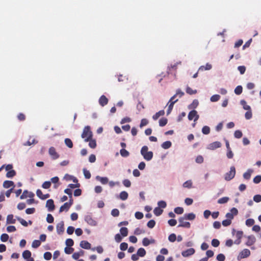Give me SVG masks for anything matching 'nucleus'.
Instances as JSON below:
<instances>
[{"mask_svg": "<svg viewBox=\"0 0 261 261\" xmlns=\"http://www.w3.org/2000/svg\"><path fill=\"white\" fill-rule=\"evenodd\" d=\"M93 134L89 126H86L84 127L81 137L84 139L85 142H88L90 139L92 138Z\"/></svg>", "mask_w": 261, "mask_h": 261, "instance_id": "1", "label": "nucleus"}, {"mask_svg": "<svg viewBox=\"0 0 261 261\" xmlns=\"http://www.w3.org/2000/svg\"><path fill=\"white\" fill-rule=\"evenodd\" d=\"M148 148L147 146H144L141 150V154L144 159L146 161H150L153 158V152L152 151H148Z\"/></svg>", "mask_w": 261, "mask_h": 261, "instance_id": "2", "label": "nucleus"}, {"mask_svg": "<svg viewBox=\"0 0 261 261\" xmlns=\"http://www.w3.org/2000/svg\"><path fill=\"white\" fill-rule=\"evenodd\" d=\"M236 174V168L234 166H231L230 168V171L225 174L224 178L227 181H229L232 179Z\"/></svg>", "mask_w": 261, "mask_h": 261, "instance_id": "3", "label": "nucleus"}, {"mask_svg": "<svg viewBox=\"0 0 261 261\" xmlns=\"http://www.w3.org/2000/svg\"><path fill=\"white\" fill-rule=\"evenodd\" d=\"M178 101V99L175 100V96H173L170 99L168 103H167L168 110L167 111V114L169 115L172 111L173 106L175 102Z\"/></svg>", "mask_w": 261, "mask_h": 261, "instance_id": "4", "label": "nucleus"}, {"mask_svg": "<svg viewBox=\"0 0 261 261\" xmlns=\"http://www.w3.org/2000/svg\"><path fill=\"white\" fill-rule=\"evenodd\" d=\"M238 213V210L235 207H233L230 210V213H227L226 214V217L227 218V219L230 220V221H231V220L233 219L234 216L237 215Z\"/></svg>", "mask_w": 261, "mask_h": 261, "instance_id": "5", "label": "nucleus"}, {"mask_svg": "<svg viewBox=\"0 0 261 261\" xmlns=\"http://www.w3.org/2000/svg\"><path fill=\"white\" fill-rule=\"evenodd\" d=\"M188 117L189 120L194 119L195 122L199 119V115L197 114V111L193 110L189 112Z\"/></svg>", "mask_w": 261, "mask_h": 261, "instance_id": "6", "label": "nucleus"}, {"mask_svg": "<svg viewBox=\"0 0 261 261\" xmlns=\"http://www.w3.org/2000/svg\"><path fill=\"white\" fill-rule=\"evenodd\" d=\"M185 220L186 219L184 218L183 217H180L178 219L179 224L178 225V227H182L189 228L191 226V224L190 222L185 221Z\"/></svg>", "mask_w": 261, "mask_h": 261, "instance_id": "7", "label": "nucleus"}, {"mask_svg": "<svg viewBox=\"0 0 261 261\" xmlns=\"http://www.w3.org/2000/svg\"><path fill=\"white\" fill-rule=\"evenodd\" d=\"M85 221L91 226H96L97 222L92 217L91 215H87L85 217Z\"/></svg>", "mask_w": 261, "mask_h": 261, "instance_id": "8", "label": "nucleus"}, {"mask_svg": "<svg viewBox=\"0 0 261 261\" xmlns=\"http://www.w3.org/2000/svg\"><path fill=\"white\" fill-rule=\"evenodd\" d=\"M48 152L53 160L57 159L59 157V155L56 152V149L54 147H50L49 148Z\"/></svg>", "mask_w": 261, "mask_h": 261, "instance_id": "9", "label": "nucleus"}, {"mask_svg": "<svg viewBox=\"0 0 261 261\" xmlns=\"http://www.w3.org/2000/svg\"><path fill=\"white\" fill-rule=\"evenodd\" d=\"M46 207L49 212L53 211L55 208L54 200L51 199L47 200L46 203Z\"/></svg>", "mask_w": 261, "mask_h": 261, "instance_id": "10", "label": "nucleus"}, {"mask_svg": "<svg viewBox=\"0 0 261 261\" xmlns=\"http://www.w3.org/2000/svg\"><path fill=\"white\" fill-rule=\"evenodd\" d=\"M250 255V251L248 249H243L239 254L238 258L241 259L248 257Z\"/></svg>", "mask_w": 261, "mask_h": 261, "instance_id": "11", "label": "nucleus"}, {"mask_svg": "<svg viewBox=\"0 0 261 261\" xmlns=\"http://www.w3.org/2000/svg\"><path fill=\"white\" fill-rule=\"evenodd\" d=\"M247 241L246 242V245L250 246L253 245L256 242V238L253 235L248 236L247 237Z\"/></svg>", "mask_w": 261, "mask_h": 261, "instance_id": "12", "label": "nucleus"}, {"mask_svg": "<svg viewBox=\"0 0 261 261\" xmlns=\"http://www.w3.org/2000/svg\"><path fill=\"white\" fill-rule=\"evenodd\" d=\"M221 146V143L220 142L216 141L210 144L207 148L210 150H214L220 148Z\"/></svg>", "mask_w": 261, "mask_h": 261, "instance_id": "13", "label": "nucleus"}, {"mask_svg": "<svg viewBox=\"0 0 261 261\" xmlns=\"http://www.w3.org/2000/svg\"><path fill=\"white\" fill-rule=\"evenodd\" d=\"M57 232L59 234H61L64 231V224L63 221H61L57 225Z\"/></svg>", "mask_w": 261, "mask_h": 261, "instance_id": "14", "label": "nucleus"}, {"mask_svg": "<svg viewBox=\"0 0 261 261\" xmlns=\"http://www.w3.org/2000/svg\"><path fill=\"white\" fill-rule=\"evenodd\" d=\"M34 195H35L33 192H28L27 190H24L22 193V194L20 196V198L21 199H23L27 197L33 198Z\"/></svg>", "mask_w": 261, "mask_h": 261, "instance_id": "15", "label": "nucleus"}, {"mask_svg": "<svg viewBox=\"0 0 261 261\" xmlns=\"http://www.w3.org/2000/svg\"><path fill=\"white\" fill-rule=\"evenodd\" d=\"M195 253V249L191 248L181 252V255L184 257H188L193 254Z\"/></svg>", "mask_w": 261, "mask_h": 261, "instance_id": "16", "label": "nucleus"}, {"mask_svg": "<svg viewBox=\"0 0 261 261\" xmlns=\"http://www.w3.org/2000/svg\"><path fill=\"white\" fill-rule=\"evenodd\" d=\"M108 99L106 96L103 95L99 99V103L101 106L103 107L108 104Z\"/></svg>", "mask_w": 261, "mask_h": 261, "instance_id": "17", "label": "nucleus"}, {"mask_svg": "<svg viewBox=\"0 0 261 261\" xmlns=\"http://www.w3.org/2000/svg\"><path fill=\"white\" fill-rule=\"evenodd\" d=\"M80 246L85 249H89L91 248V244L87 241H82L80 243Z\"/></svg>", "mask_w": 261, "mask_h": 261, "instance_id": "18", "label": "nucleus"}, {"mask_svg": "<svg viewBox=\"0 0 261 261\" xmlns=\"http://www.w3.org/2000/svg\"><path fill=\"white\" fill-rule=\"evenodd\" d=\"M70 206H71V203H68V202H66L60 207L59 212L61 213L64 211H67L69 209Z\"/></svg>", "mask_w": 261, "mask_h": 261, "instance_id": "19", "label": "nucleus"}, {"mask_svg": "<svg viewBox=\"0 0 261 261\" xmlns=\"http://www.w3.org/2000/svg\"><path fill=\"white\" fill-rule=\"evenodd\" d=\"M184 218L186 220H193L195 219L196 216L193 213L185 214L184 216Z\"/></svg>", "mask_w": 261, "mask_h": 261, "instance_id": "20", "label": "nucleus"}, {"mask_svg": "<svg viewBox=\"0 0 261 261\" xmlns=\"http://www.w3.org/2000/svg\"><path fill=\"white\" fill-rule=\"evenodd\" d=\"M96 179L99 180L102 184L106 185L108 183L109 180L107 177L96 176Z\"/></svg>", "mask_w": 261, "mask_h": 261, "instance_id": "21", "label": "nucleus"}, {"mask_svg": "<svg viewBox=\"0 0 261 261\" xmlns=\"http://www.w3.org/2000/svg\"><path fill=\"white\" fill-rule=\"evenodd\" d=\"M12 186L14 187V183L12 181L10 180H6L3 183V187L5 188H9Z\"/></svg>", "mask_w": 261, "mask_h": 261, "instance_id": "22", "label": "nucleus"}, {"mask_svg": "<svg viewBox=\"0 0 261 261\" xmlns=\"http://www.w3.org/2000/svg\"><path fill=\"white\" fill-rule=\"evenodd\" d=\"M15 223V219L13 218V215L12 214L8 215L7 217V223L14 224Z\"/></svg>", "mask_w": 261, "mask_h": 261, "instance_id": "23", "label": "nucleus"}, {"mask_svg": "<svg viewBox=\"0 0 261 261\" xmlns=\"http://www.w3.org/2000/svg\"><path fill=\"white\" fill-rule=\"evenodd\" d=\"M165 114V112L164 110H161L158 112L156 113L153 116L152 118L153 120H157L160 116H163Z\"/></svg>", "mask_w": 261, "mask_h": 261, "instance_id": "24", "label": "nucleus"}, {"mask_svg": "<svg viewBox=\"0 0 261 261\" xmlns=\"http://www.w3.org/2000/svg\"><path fill=\"white\" fill-rule=\"evenodd\" d=\"M252 172V170L248 169L246 172H245L243 174V177L246 179H249L251 177V175Z\"/></svg>", "mask_w": 261, "mask_h": 261, "instance_id": "25", "label": "nucleus"}, {"mask_svg": "<svg viewBox=\"0 0 261 261\" xmlns=\"http://www.w3.org/2000/svg\"><path fill=\"white\" fill-rule=\"evenodd\" d=\"M212 68V65L209 64V63H207L206 64L205 66H201L199 67L198 70L199 71L208 70L211 69Z\"/></svg>", "mask_w": 261, "mask_h": 261, "instance_id": "26", "label": "nucleus"}, {"mask_svg": "<svg viewBox=\"0 0 261 261\" xmlns=\"http://www.w3.org/2000/svg\"><path fill=\"white\" fill-rule=\"evenodd\" d=\"M163 212V210L159 207H155L153 210V213L156 216H160L161 215H162Z\"/></svg>", "mask_w": 261, "mask_h": 261, "instance_id": "27", "label": "nucleus"}, {"mask_svg": "<svg viewBox=\"0 0 261 261\" xmlns=\"http://www.w3.org/2000/svg\"><path fill=\"white\" fill-rule=\"evenodd\" d=\"M171 145L172 143L170 141H167L163 143L161 145V146L163 148L167 149L169 148L171 146Z\"/></svg>", "mask_w": 261, "mask_h": 261, "instance_id": "28", "label": "nucleus"}, {"mask_svg": "<svg viewBox=\"0 0 261 261\" xmlns=\"http://www.w3.org/2000/svg\"><path fill=\"white\" fill-rule=\"evenodd\" d=\"M22 257L24 259H27L31 257V252L29 250H25L22 253Z\"/></svg>", "mask_w": 261, "mask_h": 261, "instance_id": "29", "label": "nucleus"}, {"mask_svg": "<svg viewBox=\"0 0 261 261\" xmlns=\"http://www.w3.org/2000/svg\"><path fill=\"white\" fill-rule=\"evenodd\" d=\"M37 143L35 139L32 137H30L28 141L24 144V145L30 146L32 144H35Z\"/></svg>", "mask_w": 261, "mask_h": 261, "instance_id": "30", "label": "nucleus"}, {"mask_svg": "<svg viewBox=\"0 0 261 261\" xmlns=\"http://www.w3.org/2000/svg\"><path fill=\"white\" fill-rule=\"evenodd\" d=\"M120 232L122 237H126L128 234V229L126 227H121L120 229Z\"/></svg>", "mask_w": 261, "mask_h": 261, "instance_id": "31", "label": "nucleus"}, {"mask_svg": "<svg viewBox=\"0 0 261 261\" xmlns=\"http://www.w3.org/2000/svg\"><path fill=\"white\" fill-rule=\"evenodd\" d=\"M128 193L125 191H122L120 193L119 197L122 200H125L128 198Z\"/></svg>", "mask_w": 261, "mask_h": 261, "instance_id": "32", "label": "nucleus"}, {"mask_svg": "<svg viewBox=\"0 0 261 261\" xmlns=\"http://www.w3.org/2000/svg\"><path fill=\"white\" fill-rule=\"evenodd\" d=\"M241 105L243 106V108L244 110H250L251 108L250 107L247 105V102L245 100H241L240 101Z\"/></svg>", "mask_w": 261, "mask_h": 261, "instance_id": "33", "label": "nucleus"}, {"mask_svg": "<svg viewBox=\"0 0 261 261\" xmlns=\"http://www.w3.org/2000/svg\"><path fill=\"white\" fill-rule=\"evenodd\" d=\"M137 254L139 256L143 257L146 254V251L144 248H140L138 250Z\"/></svg>", "mask_w": 261, "mask_h": 261, "instance_id": "34", "label": "nucleus"}, {"mask_svg": "<svg viewBox=\"0 0 261 261\" xmlns=\"http://www.w3.org/2000/svg\"><path fill=\"white\" fill-rule=\"evenodd\" d=\"M154 243V240L150 241L148 238H145L142 240V244L144 246H148L150 243Z\"/></svg>", "mask_w": 261, "mask_h": 261, "instance_id": "35", "label": "nucleus"}, {"mask_svg": "<svg viewBox=\"0 0 261 261\" xmlns=\"http://www.w3.org/2000/svg\"><path fill=\"white\" fill-rule=\"evenodd\" d=\"M88 142H89V147L91 148H95L96 147V142L95 140L92 139V138H91Z\"/></svg>", "mask_w": 261, "mask_h": 261, "instance_id": "36", "label": "nucleus"}, {"mask_svg": "<svg viewBox=\"0 0 261 261\" xmlns=\"http://www.w3.org/2000/svg\"><path fill=\"white\" fill-rule=\"evenodd\" d=\"M120 153L123 157H127L129 155V152L124 148H122L120 150Z\"/></svg>", "mask_w": 261, "mask_h": 261, "instance_id": "37", "label": "nucleus"}, {"mask_svg": "<svg viewBox=\"0 0 261 261\" xmlns=\"http://www.w3.org/2000/svg\"><path fill=\"white\" fill-rule=\"evenodd\" d=\"M254 223H255L254 220L253 219H251V218L247 219L245 222L246 225L248 227H250V226L253 225Z\"/></svg>", "mask_w": 261, "mask_h": 261, "instance_id": "38", "label": "nucleus"}, {"mask_svg": "<svg viewBox=\"0 0 261 261\" xmlns=\"http://www.w3.org/2000/svg\"><path fill=\"white\" fill-rule=\"evenodd\" d=\"M64 142H65V143L66 144V145L67 147H68L70 148H72V147H73V143H72V142L71 140V139H70L69 138H66L65 139Z\"/></svg>", "mask_w": 261, "mask_h": 261, "instance_id": "39", "label": "nucleus"}, {"mask_svg": "<svg viewBox=\"0 0 261 261\" xmlns=\"http://www.w3.org/2000/svg\"><path fill=\"white\" fill-rule=\"evenodd\" d=\"M199 102L197 99H194L192 103L189 106V109H195L198 106Z\"/></svg>", "mask_w": 261, "mask_h": 261, "instance_id": "40", "label": "nucleus"}, {"mask_svg": "<svg viewBox=\"0 0 261 261\" xmlns=\"http://www.w3.org/2000/svg\"><path fill=\"white\" fill-rule=\"evenodd\" d=\"M16 175V171L14 170H11L8 171L6 174V177L8 178H12Z\"/></svg>", "mask_w": 261, "mask_h": 261, "instance_id": "41", "label": "nucleus"}, {"mask_svg": "<svg viewBox=\"0 0 261 261\" xmlns=\"http://www.w3.org/2000/svg\"><path fill=\"white\" fill-rule=\"evenodd\" d=\"M228 200H229V198L228 197H224L220 198L218 200V203H219V204H224V203H227Z\"/></svg>", "mask_w": 261, "mask_h": 261, "instance_id": "42", "label": "nucleus"}, {"mask_svg": "<svg viewBox=\"0 0 261 261\" xmlns=\"http://www.w3.org/2000/svg\"><path fill=\"white\" fill-rule=\"evenodd\" d=\"M168 120L166 118H162L159 120V125L160 126H164L166 125L167 123Z\"/></svg>", "mask_w": 261, "mask_h": 261, "instance_id": "43", "label": "nucleus"}, {"mask_svg": "<svg viewBox=\"0 0 261 261\" xmlns=\"http://www.w3.org/2000/svg\"><path fill=\"white\" fill-rule=\"evenodd\" d=\"M243 88L241 86H238L234 89V93L237 95H240L242 93Z\"/></svg>", "mask_w": 261, "mask_h": 261, "instance_id": "44", "label": "nucleus"}, {"mask_svg": "<svg viewBox=\"0 0 261 261\" xmlns=\"http://www.w3.org/2000/svg\"><path fill=\"white\" fill-rule=\"evenodd\" d=\"M186 92L190 95H192L196 94L197 93V90H193L190 87H187L186 88Z\"/></svg>", "mask_w": 261, "mask_h": 261, "instance_id": "45", "label": "nucleus"}, {"mask_svg": "<svg viewBox=\"0 0 261 261\" xmlns=\"http://www.w3.org/2000/svg\"><path fill=\"white\" fill-rule=\"evenodd\" d=\"M202 132L204 135H207L210 133V128L208 126H204L202 128Z\"/></svg>", "mask_w": 261, "mask_h": 261, "instance_id": "46", "label": "nucleus"}, {"mask_svg": "<svg viewBox=\"0 0 261 261\" xmlns=\"http://www.w3.org/2000/svg\"><path fill=\"white\" fill-rule=\"evenodd\" d=\"M41 245V242L39 240H34L32 244L33 248H37Z\"/></svg>", "mask_w": 261, "mask_h": 261, "instance_id": "47", "label": "nucleus"}, {"mask_svg": "<svg viewBox=\"0 0 261 261\" xmlns=\"http://www.w3.org/2000/svg\"><path fill=\"white\" fill-rule=\"evenodd\" d=\"M220 98V96L218 94H215L211 96L210 99L212 102H216L219 100Z\"/></svg>", "mask_w": 261, "mask_h": 261, "instance_id": "48", "label": "nucleus"}, {"mask_svg": "<svg viewBox=\"0 0 261 261\" xmlns=\"http://www.w3.org/2000/svg\"><path fill=\"white\" fill-rule=\"evenodd\" d=\"M155 225V222L154 220H149L147 224V227L150 228H153L154 227Z\"/></svg>", "mask_w": 261, "mask_h": 261, "instance_id": "49", "label": "nucleus"}, {"mask_svg": "<svg viewBox=\"0 0 261 261\" xmlns=\"http://www.w3.org/2000/svg\"><path fill=\"white\" fill-rule=\"evenodd\" d=\"M51 186V182L49 181H46L44 182L42 185V187L44 189H49Z\"/></svg>", "mask_w": 261, "mask_h": 261, "instance_id": "50", "label": "nucleus"}, {"mask_svg": "<svg viewBox=\"0 0 261 261\" xmlns=\"http://www.w3.org/2000/svg\"><path fill=\"white\" fill-rule=\"evenodd\" d=\"M234 136L235 138L240 139L242 137L243 134L241 130H237L234 132Z\"/></svg>", "mask_w": 261, "mask_h": 261, "instance_id": "51", "label": "nucleus"}, {"mask_svg": "<svg viewBox=\"0 0 261 261\" xmlns=\"http://www.w3.org/2000/svg\"><path fill=\"white\" fill-rule=\"evenodd\" d=\"M168 240L171 242H174L176 240V234L174 233H171L168 237Z\"/></svg>", "mask_w": 261, "mask_h": 261, "instance_id": "52", "label": "nucleus"}, {"mask_svg": "<svg viewBox=\"0 0 261 261\" xmlns=\"http://www.w3.org/2000/svg\"><path fill=\"white\" fill-rule=\"evenodd\" d=\"M174 211L177 214H181L184 213V209L181 207H176L174 208Z\"/></svg>", "mask_w": 261, "mask_h": 261, "instance_id": "53", "label": "nucleus"}, {"mask_svg": "<svg viewBox=\"0 0 261 261\" xmlns=\"http://www.w3.org/2000/svg\"><path fill=\"white\" fill-rule=\"evenodd\" d=\"M220 245V242L218 240L214 239L212 241V245L214 247H217Z\"/></svg>", "mask_w": 261, "mask_h": 261, "instance_id": "54", "label": "nucleus"}, {"mask_svg": "<svg viewBox=\"0 0 261 261\" xmlns=\"http://www.w3.org/2000/svg\"><path fill=\"white\" fill-rule=\"evenodd\" d=\"M74 251V249L71 247H66L64 249V251L66 254H70Z\"/></svg>", "mask_w": 261, "mask_h": 261, "instance_id": "55", "label": "nucleus"}, {"mask_svg": "<svg viewBox=\"0 0 261 261\" xmlns=\"http://www.w3.org/2000/svg\"><path fill=\"white\" fill-rule=\"evenodd\" d=\"M17 220L21 223V225H22L24 226H27L28 225V222L24 220V219L20 218V217H16Z\"/></svg>", "mask_w": 261, "mask_h": 261, "instance_id": "56", "label": "nucleus"}, {"mask_svg": "<svg viewBox=\"0 0 261 261\" xmlns=\"http://www.w3.org/2000/svg\"><path fill=\"white\" fill-rule=\"evenodd\" d=\"M83 173L85 176V177L87 179H89L91 177V173L90 172L86 169H83Z\"/></svg>", "mask_w": 261, "mask_h": 261, "instance_id": "57", "label": "nucleus"}, {"mask_svg": "<svg viewBox=\"0 0 261 261\" xmlns=\"http://www.w3.org/2000/svg\"><path fill=\"white\" fill-rule=\"evenodd\" d=\"M46 221L48 223H53L54 221V218L51 214H48L47 215Z\"/></svg>", "mask_w": 261, "mask_h": 261, "instance_id": "58", "label": "nucleus"}, {"mask_svg": "<svg viewBox=\"0 0 261 261\" xmlns=\"http://www.w3.org/2000/svg\"><path fill=\"white\" fill-rule=\"evenodd\" d=\"M145 233V231L138 227L136 228L134 231V234L136 235H140L142 233Z\"/></svg>", "mask_w": 261, "mask_h": 261, "instance_id": "59", "label": "nucleus"}, {"mask_svg": "<svg viewBox=\"0 0 261 261\" xmlns=\"http://www.w3.org/2000/svg\"><path fill=\"white\" fill-rule=\"evenodd\" d=\"M66 245L67 247H71L74 244V242L72 239H67L66 240Z\"/></svg>", "mask_w": 261, "mask_h": 261, "instance_id": "60", "label": "nucleus"}, {"mask_svg": "<svg viewBox=\"0 0 261 261\" xmlns=\"http://www.w3.org/2000/svg\"><path fill=\"white\" fill-rule=\"evenodd\" d=\"M192 182L191 180H188L183 184V187L184 188H190L192 187Z\"/></svg>", "mask_w": 261, "mask_h": 261, "instance_id": "61", "label": "nucleus"}, {"mask_svg": "<svg viewBox=\"0 0 261 261\" xmlns=\"http://www.w3.org/2000/svg\"><path fill=\"white\" fill-rule=\"evenodd\" d=\"M9 239V236L7 233H3L1 236V240L2 242H6Z\"/></svg>", "mask_w": 261, "mask_h": 261, "instance_id": "62", "label": "nucleus"}, {"mask_svg": "<svg viewBox=\"0 0 261 261\" xmlns=\"http://www.w3.org/2000/svg\"><path fill=\"white\" fill-rule=\"evenodd\" d=\"M158 204L159 207L161 208H165L167 206L166 202L164 201L161 200L158 202Z\"/></svg>", "mask_w": 261, "mask_h": 261, "instance_id": "63", "label": "nucleus"}, {"mask_svg": "<svg viewBox=\"0 0 261 261\" xmlns=\"http://www.w3.org/2000/svg\"><path fill=\"white\" fill-rule=\"evenodd\" d=\"M225 256L223 254L220 253L217 256V259L218 261H224Z\"/></svg>", "mask_w": 261, "mask_h": 261, "instance_id": "64", "label": "nucleus"}]
</instances>
